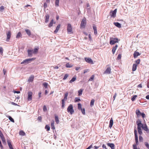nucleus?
Instances as JSON below:
<instances>
[{
    "mask_svg": "<svg viewBox=\"0 0 149 149\" xmlns=\"http://www.w3.org/2000/svg\"><path fill=\"white\" fill-rule=\"evenodd\" d=\"M136 124L137 125V129L139 134L141 135L142 134L141 128L142 125V123H141V121L140 120L138 119L136 121Z\"/></svg>",
    "mask_w": 149,
    "mask_h": 149,
    "instance_id": "1",
    "label": "nucleus"
},
{
    "mask_svg": "<svg viewBox=\"0 0 149 149\" xmlns=\"http://www.w3.org/2000/svg\"><path fill=\"white\" fill-rule=\"evenodd\" d=\"M35 59V58H29L26 59L24 60L21 63V64H26L32 61Z\"/></svg>",
    "mask_w": 149,
    "mask_h": 149,
    "instance_id": "2",
    "label": "nucleus"
},
{
    "mask_svg": "<svg viewBox=\"0 0 149 149\" xmlns=\"http://www.w3.org/2000/svg\"><path fill=\"white\" fill-rule=\"evenodd\" d=\"M67 111L69 112L71 114H72L74 112L73 109V105L72 104H70L68 107L67 108Z\"/></svg>",
    "mask_w": 149,
    "mask_h": 149,
    "instance_id": "3",
    "label": "nucleus"
},
{
    "mask_svg": "<svg viewBox=\"0 0 149 149\" xmlns=\"http://www.w3.org/2000/svg\"><path fill=\"white\" fill-rule=\"evenodd\" d=\"M118 42V39L117 38H111L110 43L111 45H113L115 43Z\"/></svg>",
    "mask_w": 149,
    "mask_h": 149,
    "instance_id": "4",
    "label": "nucleus"
},
{
    "mask_svg": "<svg viewBox=\"0 0 149 149\" xmlns=\"http://www.w3.org/2000/svg\"><path fill=\"white\" fill-rule=\"evenodd\" d=\"M117 9H115L113 11H111L110 12L109 14L111 17H115L116 16L117 12Z\"/></svg>",
    "mask_w": 149,
    "mask_h": 149,
    "instance_id": "5",
    "label": "nucleus"
},
{
    "mask_svg": "<svg viewBox=\"0 0 149 149\" xmlns=\"http://www.w3.org/2000/svg\"><path fill=\"white\" fill-rule=\"evenodd\" d=\"M67 29L68 33L71 34L72 33V26L70 24H68Z\"/></svg>",
    "mask_w": 149,
    "mask_h": 149,
    "instance_id": "6",
    "label": "nucleus"
},
{
    "mask_svg": "<svg viewBox=\"0 0 149 149\" xmlns=\"http://www.w3.org/2000/svg\"><path fill=\"white\" fill-rule=\"evenodd\" d=\"M142 126L141 128L145 131H146L147 133H149V130L148 129L147 126L146 124H142Z\"/></svg>",
    "mask_w": 149,
    "mask_h": 149,
    "instance_id": "7",
    "label": "nucleus"
},
{
    "mask_svg": "<svg viewBox=\"0 0 149 149\" xmlns=\"http://www.w3.org/2000/svg\"><path fill=\"white\" fill-rule=\"evenodd\" d=\"M86 24V21L85 19H83L81 22L80 26L84 28Z\"/></svg>",
    "mask_w": 149,
    "mask_h": 149,
    "instance_id": "8",
    "label": "nucleus"
},
{
    "mask_svg": "<svg viewBox=\"0 0 149 149\" xmlns=\"http://www.w3.org/2000/svg\"><path fill=\"white\" fill-rule=\"evenodd\" d=\"M85 61L88 63H90L91 64H93V61L90 58H85Z\"/></svg>",
    "mask_w": 149,
    "mask_h": 149,
    "instance_id": "9",
    "label": "nucleus"
},
{
    "mask_svg": "<svg viewBox=\"0 0 149 149\" xmlns=\"http://www.w3.org/2000/svg\"><path fill=\"white\" fill-rule=\"evenodd\" d=\"M32 93L31 92H29L28 93V100H31L32 99Z\"/></svg>",
    "mask_w": 149,
    "mask_h": 149,
    "instance_id": "10",
    "label": "nucleus"
},
{
    "mask_svg": "<svg viewBox=\"0 0 149 149\" xmlns=\"http://www.w3.org/2000/svg\"><path fill=\"white\" fill-rule=\"evenodd\" d=\"M7 37L6 39V41H8L11 37V34L10 31H9L6 34Z\"/></svg>",
    "mask_w": 149,
    "mask_h": 149,
    "instance_id": "11",
    "label": "nucleus"
},
{
    "mask_svg": "<svg viewBox=\"0 0 149 149\" xmlns=\"http://www.w3.org/2000/svg\"><path fill=\"white\" fill-rule=\"evenodd\" d=\"M111 69L110 67H108L107 68L106 70L104 72V73L105 74H109L111 72Z\"/></svg>",
    "mask_w": 149,
    "mask_h": 149,
    "instance_id": "12",
    "label": "nucleus"
},
{
    "mask_svg": "<svg viewBox=\"0 0 149 149\" xmlns=\"http://www.w3.org/2000/svg\"><path fill=\"white\" fill-rule=\"evenodd\" d=\"M93 29L94 31V34L95 35H96L97 34V27L95 24H93Z\"/></svg>",
    "mask_w": 149,
    "mask_h": 149,
    "instance_id": "13",
    "label": "nucleus"
},
{
    "mask_svg": "<svg viewBox=\"0 0 149 149\" xmlns=\"http://www.w3.org/2000/svg\"><path fill=\"white\" fill-rule=\"evenodd\" d=\"M28 56L29 57H31L33 55V50L28 49L27 50Z\"/></svg>",
    "mask_w": 149,
    "mask_h": 149,
    "instance_id": "14",
    "label": "nucleus"
},
{
    "mask_svg": "<svg viewBox=\"0 0 149 149\" xmlns=\"http://www.w3.org/2000/svg\"><path fill=\"white\" fill-rule=\"evenodd\" d=\"M140 55V54L138 52L135 51L134 54V58H136L138 56Z\"/></svg>",
    "mask_w": 149,
    "mask_h": 149,
    "instance_id": "15",
    "label": "nucleus"
},
{
    "mask_svg": "<svg viewBox=\"0 0 149 149\" xmlns=\"http://www.w3.org/2000/svg\"><path fill=\"white\" fill-rule=\"evenodd\" d=\"M107 145L109 146L110 147L111 149H114L115 147H114V145L113 143H108L107 144Z\"/></svg>",
    "mask_w": 149,
    "mask_h": 149,
    "instance_id": "16",
    "label": "nucleus"
},
{
    "mask_svg": "<svg viewBox=\"0 0 149 149\" xmlns=\"http://www.w3.org/2000/svg\"><path fill=\"white\" fill-rule=\"evenodd\" d=\"M45 22L46 23H47L48 22L49 20V15L47 14L45 16Z\"/></svg>",
    "mask_w": 149,
    "mask_h": 149,
    "instance_id": "17",
    "label": "nucleus"
},
{
    "mask_svg": "<svg viewBox=\"0 0 149 149\" xmlns=\"http://www.w3.org/2000/svg\"><path fill=\"white\" fill-rule=\"evenodd\" d=\"M61 25L60 24H59L58 25H57V26L56 29L54 31V33H56L59 30L60 27Z\"/></svg>",
    "mask_w": 149,
    "mask_h": 149,
    "instance_id": "18",
    "label": "nucleus"
},
{
    "mask_svg": "<svg viewBox=\"0 0 149 149\" xmlns=\"http://www.w3.org/2000/svg\"><path fill=\"white\" fill-rule=\"evenodd\" d=\"M113 119L112 118H111L110 120V122H109V127L110 128H111L112 127L113 125Z\"/></svg>",
    "mask_w": 149,
    "mask_h": 149,
    "instance_id": "19",
    "label": "nucleus"
},
{
    "mask_svg": "<svg viewBox=\"0 0 149 149\" xmlns=\"http://www.w3.org/2000/svg\"><path fill=\"white\" fill-rule=\"evenodd\" d=\"M39 49V48L38 47H35L33 52V53L35 54H37L38 51Z\"/></svg>",
    "mask_w": 149,
    "mask_h": 149,
    "instance_id": "20",
    "label": "nucleus"
},
{
    "mask_svg": "<svg viewBox=\"0 0 149 149\" xmlns=\"http://www.w3.org/2000/svg\"><path fill=\"white\" fill-rule=\"evenodd\" d=\"M118 47V45H116L114 47H113L112 49V52L113 54H114L116 49Z\"/></svg>",
    "mask_w": 149,
    "mask_h": 149,
    "instance_id": "21",
    "label": "nucleus"
},
{
    "mask_svg": "<svg viewBox=\"0 0 149 149\" xmlns=\"http://www.w3.org/2000/svg\"><path fill=\"white\" fill-rule=\"evenodd\" d=\"M114 24L117 27L120 28L121 27V24H120L118 22H114Z\"/></svg>",
    "mask_w": 149,
    "mask_h": 149,
    "instance_id": "22",
    "label": "nucleus"
},
{
    "mask_svg": "<svg viewBox=\"0 0 149 149\" xmlns=\"http://www.w3.org/2000/svg\"><path fill=\"white\" fill-rule=\"evenodd\" d=\"M137 67V65L135 63L132 66V70L133 71H135L136 70Z\"/></svg>",
    "mask_w": 149,
    "mask_h": 149,
    "instance_id": "23",
    "label": "nucleus"
},
{
    "mask_svg": "<svg viewBox=\"0 0 149 149\" xmlns=\"http://www.w3.org/2000/svg\"><path fill=\"white\" fill-rule=\"evenodd\" d=\"M54 120H52L51 123V127L52 129L54 130L55 129V127L54 126Z\"/></svg>",
    "mask_w": 149,
    "mask_h": 149,
    "instance_id": "24",
    "label": "nucleus"
},
{
    "mask_svg": "<svg viewBox=\"0 0 149 149\" xmlns=\"http://www.w3.org/2000/svg\"><path fill=\"white\" fill-rule=\"evenodd\" d=\"M136 113L137 115V117H139L140 116L141 114V113L139 109H137L136 111Z\"/></svg>",
    "mask_w": 149,
    "mask_h": 149,
    "instance_id": "25",
    "label": "nucleus"
},
{
    "mask_svg": "<svg viewBox=\"0 0 149 149\" xmlns=\"http://www.w3.org/2000/svg\"><path fill=\"white\" fill-rule=\"evenodd\" d=\"M33 79L34 76H31L28 79V81L29 82H32L33 81Z\"/></svg>",
    "mask_w": 149,
    "mask_h": 149,
    "instance_id": "26",
    "label": "nucleus"
},
{
    "mask_svg": "<svg viewBox=\"0 0 149 149\" xmlns=\"http://www.w3.org/2000/svg\"><path fill=\"white\" fill-rule=\"evenodd\" d=\"M68 95V92H67L65 93V94L64 97L63 99H62V100H64V101L66 100H67V98Z\"/></svg>",
    "mask_w": 149,
    "mask_h": 149,
    "instance_id": "27",
    "label": "nucleus"
},
{
    "mask_svg": "<svg viewBox=\"0 0 149 149\" xmlns=\"http://www.w3.org/2000/svg\"><path fill=\"white\" fill-rule=\"evenodd\" d=\"M76 79V76H74L72 79L69 81V83H72L73 82L75 81Z\"/></svg>",
    "mask_w": 149,
    "mask_h": 149,
    "instance_id": "28",
    "label": "nucleus"
},
{
    "mask_svg": "<svg viewBox=\"0 0 149 149\" xmlns=\"http://www.w3.org/2000/svg\"><path fill=\"white\" fill-rule=\"evenodd\" d=\"M25 31L26 32L27 34L29 36H30L31 34V32L28 29H26L25 30Z\"/></svg>",
    "mask_w": 149,
    "mask_h": 149,
    "instance_id": "29",
    "label": "nucleus"
},
{
    "mask_svg": "<svg viewBox=\"0 0 149 149\" xmlns=\"http://www.w3.org/2000/svg\"><path fill=\"white\" fill-rule=\"evenodd\" d=\"M55 119L56 123L58 124L59 122V120L58 116H55Z\"/></svg>",
    "mask_w": 149,
    "mask_h": 149,
    "instance_id": "30",
    "label": "nucleus"
},
{
    "mask_svg": "<svg viewBox=\"0 0 149 149\" xmlns=\"http://www.w3.org/2000/svg\"><path fill=\"white\" fill-rule=\"evenodd\" d=\"M83 90L82 89H80L78 91V95L81 96Z\"/></svg>",
    "mask_w": 149,
    "mask_h": 149,
    "instance_id": "31",
    "label": "nucleus"
},
{
    "mask_svg": "<svg viewBox=\"0 0 149 149\" xmlns=\"http://www.w3.org/2000/svg\"><path fill=\"white\" fill-rule=\"evenodd\" d=\"M95 102V100L93 99H92L91 101L90 102V106L91 107H92L93 106Z\"/></svg>",
    "mask_w": 149,
    "mask_h": 149,
    "instance_id": "32",
    "label": "nucleus"
},
{
    "mask_svg": "<svg viewBox=\"0 0 149 149\" xmlns=\"http://www.w3.org/2000/svg\"><path fill=\"white\" fill-rule=\"evenodd\" d=\"M59 0H56L55 1V6L56 7L59 6Z\"/></svg>",
    "mask_w": 149,
    "mask_h": 149,
    "instance_id": "33",
    "label": "nucleus"
},
{
    "mask_svg": "<svg viewBox=\"0 0 149 149\" xmlns=\"http://www.w3.org/2000/svg\"><path fill=\"white\" fill-rule=\"evenodd\" d=\"M64 100H62V104H61V108L62 109H64L65 107V101Z\"/></svg>",
    "mask_w": 149,
    "mask_h": 149,
    "instance_id": "34",
    "label": "nucleus"
},
{
    "mask_svg": "<svg viewBox=\"0 0 149 149\" xmlns=\"http://www.w3.org/2000/svg\"><path fill=\"white\" fill-rule=\"evenodd\" d=\"M66 67L67 68H71L72 67L73 65L70 64L69 63H67L65 65Z\"/></svg>",
    "mask_w": 149,
    "mask_h": 149,
    "instance_id": "35",
    "label": "nucleus"
},
{
    "mask_svg": "<svg viewBox=\"0 0 149 149\" xmlns=\"http://www.w3.org/2000/svg\"><path fill=\"white\" fill-rule=\"evenodd\" d=\"M19 134L23 136L25 135V134L23 131H21L19 132Z\"/></svg>",
    "mask_w": 149,
    "mask_h": 149,
    "instance_id": "36",
    "label": "nucleus"
},
{
    "mask_svg": "<svg viewBox=\"0 0 149 149\" xmlns=\"http://www.w3.org/2000/svg\"><path fill=\"white\" fill-rule=\"evenodd\" d=\"M53 19H52L51 21L50 22V23L49 25V26H48L49 27H50L51 26H52L53 25Z\"/></svg>",
    "mask_w": 149,
    "mask_h": 149,
    "instance_id": "37",
    "label": "nucleus"
},
{
    "mask_svg": "<svg viewBox=\"0 0 149 149\" xmlns=\"http://www.w3.org/2000/svg\"><path fill=\"white\" fill-rule=\"evenodd\" d=\"M45 128L47 130V131H49L50 130V127L48 125H46L45 126Z\"/></svg>",
    "mask_w": 149,
    "mask_h": 149,
    "instance_id": "38",
    "label": "nucleus"
},
{
    "mask_svg": "<svg viewBox=\"0 0 149 149\" xmlns=\"http://www.w3.org/2000/svg\"><path fill=\"white\" fill-rule=\"evenodd\" d=\"M21 36H22V34H21V33L20 32H19L17 33V34L16 36V38H19V37H20Z\"/></svg>",
    "mask_w": 149,
    "mask_h": 149,
    "instance_id": "39",
    "label": "nucleus"
},
{
    "mask_svg": "<svg viewBox=\"0 0 149 149\" xmlns=\"http://www.w3.org/2000/svg\"><path fill=\"white\" fill-rule=\"evenodd\" d=\"M78 109L79 110H81V105L80 103H78Z\"/></svg>",
    "mask_w": 149,
    "mask_h": 149,
    "instance_id": "40",
    "label": "nucleus"
},
{
    "mask_svg": "<svg viewBox=\"0 0 149 149\" xmlns=\"http://www.w3.org/2000/svg\"><path fill=\"white\" fill-rule=\"evenodd\" d=\"M137 96L136 95H134L132 98L131 100L132 101H134L135 100V99L137 97Z\"/></svg>",
    "mask_w": 149,
    "mask_h": 149,
    "instance_id": "41",
    "label": "nucleus"
},
{
    "mask_svg": "<svg viewBox=\"0 0 149 149\" xmlns=\"http://www.w3.org/2000/svg\"><path fill=\"white\" fill-rule=\"evenodd\" d=\"M94 77V75H92L91 77L88 80V81H93Z\"/></svg>",
    "mask_w": 149,
    "mask_h": 149,
    "instance_id": "42",
    "label": "nucleus"
},
{
    "mask_svg": "<svg viewBox=\"0 0 149 149\" xmlns=\"http://www.w3.org/2000/svg\"><path fill=\"white\" fill-rule=\"evenodd\" d=\"M8 118L10 120L11 122H14V119L11 117L10 116H8Z\"/></svg>",
    "mask_w": 149,
    "mask_h": 149,
    "instance_id": "43",
    "label": "nucleus"
},
{
    "mask_svg": "<svg viewBox=\"0 0 149 149\" xmlns=\"http://www.w3.org/2000/svg\"><path fill=\"white\" fill-rule=\"evenodd\" d=\"M82 113L83 115H85V109L84 108L81 109V110Z\"/></svg>",
    "mask_w": 149,
    "mask_h": 149,
    "instance_id": "44",
    "label": "nucleus"
},
{
    "mask_svg": "<svg viewBox=\"0 0 149 149\" xmlns=\"http://www.w3.org/2000/svg\"><path fill=\"white\" fill-rule=\"evenodd\" d=\"M74 100L75 102H78L80 101V99L79 98L76 97L75 98Z\"/></svg>",
    "mask_w": 149,
    "mask_h": 149,
    "instance_id": "45",
    "label": "nucleus"
},
{
    "mask_svg": "<svg viewBox=\"0 0 149 149\" xmlns=\"http://www.w3.org/2000/svg\"><path fill=\"white\" fill-rule=\"evenodd\" d=\"M145 144L146 147L148 149H149V144L147 142H145Z\"/></svg>",
    "mask_w": 149,
    "mask_h": 149,
    "instance_id": "46",
    "label": "nucleus"
},
{
    "mask_svg": "<svg viewBox=\"0 0 149 149\" xmlns=\"http://www.w3.org/2000/svg\"><path fill=\"white\" fill-rule=\"evenodd\" d=\"M135 140L136 144L138 145V136L135 137Z\"/></svg>",
    "mask_w": 149,
    "mask_h": 149,
    "instance_id": "47",
    "label": "nucleus"
},
{
    "mask_svg": "<svg viewBox=\"0 0 149 149\" xmlns=\"http://www.w3.org/2000/svg\"><path fill=\"white\" fill-rule=\"evenodd\" d=\"M43 85L45 88H47V87L48 84L46 82L44 83L43 84Z\"/></svg>",
    "mask_w": 149,
    "mask_h": 149,
    "instance_id": "48",
    "label": "nucleus"
},
{
    "mask_svg": "<svg viewBox=\"0 0 149 149\" xmlns=\"http://www.w3.org/2000/svg\"><path fill=\"white\" fill-rule=\"evenodd\" d=\"M139 141L140 142H142L143 140V138L140 135L139 137Z\"/></svg>",
    "mask_w": 149,
    "mask_h": 149,
    "instance_id": "49",
    "label": "nucleus"
},
{
    "mask_svg": "<svg viewBox=\"0 0 149 149\" xmlns=\"http://www.w3.org/2000/svg\"><path fill=\"white\" fill-rule=\"evenodd\" d=\"M47 110V108L46 106L45 105L43 107V111L45 112V111H46Z\"/></svg>",
    "mask_w": 149,
    "mask_h": 149,
    "instance_id": "50",
    "label": "nucleus"
},
{
    "mask_svg": "<svg viewBox=\"0 0 149 149\" xmlns=\"http://www.w3.org/2000/svg\"><path fill=\"white\" fill-rule=\"evenodd\" d=\"M68 77V75L67 74H65L63 79V80L66 79H67V78Z\"/></svg>",
    "mask_w": 149,
    "mask_h": 149,
    "instance_id": "51",
    "label": "nucleus"
},
{
    "mask_svg": "<svg viewBox=\"0 0 149 149\" xmlns=\"http://www.w3.org/2000/svg\"><path fill=\"white\" fill-rule=\"evenodd\" d=\"M121 54H119L118 55V56L117 58V60H119L121 59Z\"/></svg>",
    "mask_w": 149,
    "mask_h": 149,
    "instance_id": "52",
    "label": "nucleus"
},
{
    "mask_svg": "<svg viewBox=\"0 0 149 149\" xmlns=\"http://www.w3.org/2000/svg\"><path fill=\"white\" fill-rule=\"evenodd\" d=\"M134 133L135 137L138 136L137 135V130H134Z\"/></svg>",
    "mask_w": 149,
    "mask_h": 149,
    "instance_id": "53",
    "label": "nucleus"
},
{
    "mask_svg": "<svg viewBox=\"0 0 149 149\" xmlns=\"http://www.w3.org/2000/svg\"><path fill=\"white\" fill-rule=\"evenodd\" d=\"M140 61V60L139 59L136 60V64L137 65L139 64Z\"/></svg>",
    "mask_w": 149,
    "mask_h": 149,
    "instance_id": "54",
    "label": "nucleus"
},
{
    "mask_svg": "<svg viewBox=\"0 0 149 149\" xmlns=\"http://www.w3.org/2000/svg\"><path fill=\"white\" fill-rule=\"evenodd\" d=\"M4 9V6H0V10L2 11Z\"/></svg>",
    "mask_w": 149,
    "mask_h": 149,
    "instance_id": "55",
    "label": "nucleus"
},
{
    "mask_svg": "<svg viewBox=\"0 0 149 149\" xmlns=\"http://www.w3.org/2000/svg\"><path fill=\"white\" fill-rule=\"evenodd\" d=\"M43 7L44 8H46L47 7V5L46 3H44Z\"/></svg>",
    "mask_w": 149,
    "mask_h": 149,
    "instance_id": "56",
    "label": "nucleus"
},
{
    "mask_svg": "<svg viewBox=\"0 0 149 149\" xmlns=\"http://www.w3.org/2000/svg\"><path fill=\"white\" fill-rule=\"evenodd\" d=\"M3 134L2 133V132L1 130H0V138H2L3 137Z\"/></svg>",
    "mask_w": 149,
    "mask_h": 149,
    "instance_id": "57",
    "label": "nucleus"
},
{
    "mask_svg": "<svg viewBox=\"0 0 149 149\" xmlns=\"http://www.w3.org/2000/svg\"><path fill=\"white\" fill-rule=\"evenodd\" d=\"M3 49L2 47H0V54L3 53Z\"/></svg>",
    "mask_w": 149,
    "mask_h": 149,
    "instance_id": "58",
    "label": "nucleus"
},
{
    "mask_svg": "<svg viewBox=\"0 0 149 149\" xmlns=\"http://www.w3.org/2000/svg\"><path fill=\"white\" fill-rule=\"evenodd\" d=\"M7 142L8 146L10 145V144H11V141L10 140H9L8 139H7Z\"/></svg>",
    "mask_w": 149,
    "mask_h": 149,
    "instance_id": "59",
    "label": "nucleus"
},
{
    "mask_svg": "<svg viewBox=\"0 0 149 149\" xmlns=\"http://www.w3.org/2000/svg\"><path fill=\"white\" fill-rule=\"evenodd\" d=\"M140 115L143 118H144L146 116L145 114L143 113H141Z\"/></svg>",
    "mask_w": 149,
    "mask_h": 149,
    "instance_id": "60",
    "label": "nucleus"
},
{
    "mask_svg": "<svg viewBox=\"0 0 149 149\" xmlns=\"http://www.w3.org/2000/svg\"><path fill=\"white\" fill-rule=\"evenodd\" d=\"M1 139L3 142H5V139L4 136L2 138H1Z\"/></svg>",
    "mask_w": 149,
    "mask_h": 149,
    "instance_id": "61",
    "label": "nucleus"
},
{
    "mask_svg": "<svg viewBox=\"0 0 149 149\" xmlns=\"http://www.w3.org/2000/svg\"><path fill=\"white\" fill-rule=\"evenodd\" d=\"M133 148L134 149H138L136 147V146L135 145H133Z\"/></svg>",
    "mask_w": 149,
    "mask_h": 149,
    "instance_id": "62",
    "label": "nucleus"
},
{
    "mask_svg": "<svg viewBox=\"0 0 149 149\" xmlns=\"http://www.w3.org/2000/svg\"><path fill=\"white\" fill-rule=\"evenodd\" d=\"M92 147L93 146L92 145H91L86 149H90L91 148H92Z\"/></svg>",
    "mask_w": 149,
    "mask_h": 149,
    "instance_id": "63",
    "label": "nucleus"
},
{
    "mask_svg": "<svg viewBox=\"0 0 149 149\" xmlns=\"http://www.w3.org/2000/svg\"><path fill=\"white\" fill-rule=\"evenodd\" d=\"M138 87H140L141 88L142 87V86L141 84H140L138 85Z\"/></svg>",
    "mask_w": 149,
    "mask_h": 149,
    "instance_id": "64",
    "label": "nucleus"
}]
</instances>
